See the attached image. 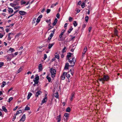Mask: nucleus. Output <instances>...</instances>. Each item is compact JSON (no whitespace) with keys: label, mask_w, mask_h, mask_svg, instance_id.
Wrapping results in <instances>:
<instances>
[{"label":"nucleus","mask_w":122,"mask_h":122,"mask_svg":"<svg viewBox=\"0 0 122 122\" xmlns=\"http://www.w3.org/2000/svg\"><path fill=\"white\" fill-rule=\"evenodd\" d=\"M71 53H68L66 56V59L68 60V61H69L70 63L71 64V66H72L74 65L76 60L74 58H73L71 60H70L69 58L71 57Z\"/></svg>","instance_id":"f257e3e1"},{"label":"nucleus","mask_w":122,"mask_h":122,"mask_svg":"<svg viewBox=\"0 0 122 122\" xmlns=\"http://www.w3.org/2000/svg\"><path fill=\"white\" fill-rule=\"evenodd\" d=\"M109 79V76L107 75H103L102 78H99L98 80L102 82V84H104L105 81H108Z\"/></svg>","instance_id":"f03ea898"},{"label":"nucleus","mask_w":122,"mask_h":122,"mask_svg":"<svg viewBox=\"0 0 122 122\" xmlns=\"http://www.w3.org/2000/svg\"><path fill=\"white\" fill-rule=\"evenodd\" d=\"M50 71L51 73V76L52 77H54L55 76L56 71L55 69L51 68L50 69Z\"/></svg>","instance_id":"7ed1b4c3"},{"label":"nucleus","mask_w":122,"mask_h":122,"mask_svg":"<svg viewBox=\"0 0 122 122\" xmlns=\"http://www.w3.org/2000/svg\"><path fill=\"white\" fill-rule=\"evenodd\" d=\"M39 77L38 76L36 77L33 81L35 83V84H37L39 82Z\"/></svg>","instance_id":"20e7f679"},{"label":"nucleus","mask_w":122,"mask_h":122,"mask_svg":"<svg viewBox=\"0 0 122 122\" xmlns=\"http://www.w3.org/2000/svg\"><path fill=\"white\" fill-rule=\"evenodd\" d=\"M65 30H62L61 31V33L60 34V35L59 36V38L58 39V40L59 41H61V38L62 37V35H63L64 33L65 32Z\"/></svg>","instance_id":"39448f33"},{"label":"nucleus","mask_w":122,"mask_h":122,"mask_svg":"<svg viewBox=\"0 0 122 122\" xmlns=\"http://www.w3.org/2000/svg\"><path fill=\"white\" fill-rule=\"evenodd\" d=\"M26 117L25 114L23 115L21 118L20 120V122H24L25 119Z\"/></svg>","instance_id":"423d86ee"},{"label":"nucleus","mask_w":122,"mask_h":122,"mask_svg":"<svg viewBox=\"0 0 122 122\" xmlns=\"http://www.w3.org/2000/svg\"><path fill=\"white\" fill-rule=\"evenodd\" d=\"M47 100V97L46 96L41 101V105H42L43 104L46 102Z\"/></svg>","instance_id":"0eeeda50"},{"label":"nucleus","mask_w":122,"mask_h":122,"mask_svg":"<svg viewBox=\"0 0 122 122\" xmlns=\"http://www.w3.org/2000/svg\"><path fill=\"white\" fill-rule=\"evenodd\" d=\"M66 74V72H64L61 76V80H64L65 79V76Z\"/></svg>","instance_id":"6e6552de"},{"label":"nucleus","mask_w":122,"mask_h":122,"mask_svg":"<svg viewBox=\"0 0 122 122\" xmlns=\"http://www.w3.org/2000/svg\"><path fill=\"white\" fill-rule=\"evenodd\" d=\"M42 66L41 64H40L38 66L39 71L40 72L42 70Z\"/></svg>","instance_id":"1a4fd4ad"},{"label":"nucleus","mask_w":122,"mask_h":122,"mask_svg":"<svg viewBox=\"0 0 122 122\" xmlns=\"http://www.w3.org/2000/svg\"><path fill=\"white\" fill-rule=\"evenodd\" d=\"M42 92L40 91H38L36 93L35 95V97H37Z\"/></svg>","instance_id":"9d476101"},{"label":"nucleus","mask_w":122,"mask_h":122,"mask_svg":"<svg viewBox=\"0 0 122 122\" xmlns=\"http://www.w3.org/2000/svg\"><path fill=\"white\" fill-rule=\"evenodd\" d=\"M19 13L21 15H25L26 13L25 12L22 10L20 11Z\"/></svg>","instance_id":"9b49d317"},{"label":"nucleus","mask_w":122,"mask_h":122,"mask_svg":"<svg viewBox=\"0 0 122 122\" xmlns=\"http://www.w3.org/2000/svg\"><path fill=\"white\" fill-rule=\"evenodd\" d=\"M87 50V48L86 46L85 47L83 50V52L82 53V55L83 56L86 53Z\"/></svg>","instance_id":"f8f14e48"},{"label":"nucleus","mask_w":122,"mask_h":122,"mask_svg":"<svg viewBox=\"0 0 122 122\" xmlns=\"http://www.w3.org/2000/svg\"><path fill=\"white\" fill-rule=\"evenodd\" d=\"M69 66V63L68 62L66 63L65 65L64 69L65 70L68 69V66Z\"/></svg>","instance_id":"ddd939ff"},{"label":"nucleus","mask_w":122,"mask_h":122,"mask_svg":"<svg viewBox=\"0 0 122 122\" xmlns=\"http://www.w3.org/2000/svg\"><path fill=\"white\" fill-rule=\"evenodd\" d=\"M11 34V35H13L14 34L13 33H9L8 35V37L7 38V40L8 41H10V40L11 39V37L10 36V35Z\"/></svg>","instance_id":"4468645a"},{"label":"nucleus","mask_w":122,"mask_h":122,"mask_svg":"<svg viewBox=\"0 0 122 122\" xmlns=\"http://www.w3.org/2000/svg\"><path fill=\"white\" fill-rule=\"evenodd\" d=\"M54 44V42L52 43L51 44H49L48 45V48L49 49H51Z\"/></svg>","instance_id":"2eb2a0df"},{"label":"nucleus","mask_w":122,"mask_h":122,"mask_svg":"<svg viewBox=\"0 0 122 122\" xmlns=\"http://www.w3.org/2000/svg\"><path fill=\"white\" fill-rule=\"evenodd\" d=\"M10 5L12 7H14L16 5H18V4L17 3H11L10 4Z\"/></svg>","instance_id":"dca6fc26"},{"label":"nucleus","mask_w":122,"mask_h":122,"mask_svg":"<svg viewBox=\"0 0 122 122\" xmlns=\"http://www.w3.org/2000/svg\"><path fill=\"white\" fill-rule=\"evenodd\" d=\"M57 21V19L56 18L53 23L52 25L53 26H55L56 24Z\"/></svg>","instance_id":"f3484780"},{"label":"nucleus","mask_w":122,"mask_h":122,"mask_svg":"<svg viewBox=\"0 0 122 122\" xmlns=\"http://www.w3.org/2000/svg\"><path fill=\"white\" fill-rule=\"evenodd\" d=\"M69 116V114L66 113H65L64 114V116L66 117V119L67 120Z\"/></svg>","instance_id":"a211bd4d"},{"label":"nucleus","mask_w":122,"mask_h":122,"mask_svg":"<svg viewBox=\"0 0 122 122\" xmlns=\"http://www.w3.org/2000/svg\"><path fill=\"white\" fill-rule=\"evenodd\" d=\"M32 94L30 93H28V95L27 97V99L28 100H29L31 96L32 95Z\"/></svg>","instance_id":"6ab92c4d"},{"label":"nucleus","mask_w":122,"mask_h":122,"mask_svg":"<svg viewBox=\"0 0 122 122\" xmlns=\"http://www.w3.org/2000/svg\"><path fill=\"white\" fill-rule=\"evenodd\" d=\"M36 19L35 18H34L33 19L32 24L33 25H35L36 23Z\"/></svg>","instance_id":"aec40b11"},{"label":"nucleus","mask_w":122,"mask_h":122,"mask_svg":"<svg viewBox=\"0 0 122 122\" xmlns=\"http://www.w3.org/2000/svg\"><path fill=\"white\" fill-rule=\"evenodd\" d=\"M8 11L10 13H12L13 11V9L10 8H8Z\"/></svg>","instance_id":"412c9836"},{"label":"nucleus","mask_w":122,"mask_h":122,"mask_svg":"<svg viewBox=\"0 0 122 122\" xmlns=\"http://www.w3.org/2000/svg\"><path fill=\"white\" fill-rule=\"evenodd\" d=\"M2 109L5 112H7V109L4 106L2 107Z\"/></svg>","instance_id":"4be33fe9"},{"label":"nucleus","mask_w":122,"mask_h":122,"mask_svg":"<svg viewBox=\"0 0 122 122\" xmlns=\"http://www.w3.org/2000/svg\"><path fill=\"white\" fill-rule=\"evenodd\" d=\"M74 93H73L71 94V96L70 98V100L72 101L73 100V98L74 97Z\"/></svg>","instance_id":"5701e85b"},{"label":"nucleus","mask_w":122,"mask_h":122,"mask_svg":"<svg viewBox=\"0 0 122 122\" xmlns=\"http://www.w3.org/2000/svg\"><path fill=\"white\" fill-rule=\"evenodd\" d=\"M61 115H59L58 116V117L57 118V120L58 121H61Z\"/></svg>","instance_id":"b1692460"},{"label":"nucleus","mask_w":122,"mask_h":122,"mask_svg":"<svg viewBox=\"0 0 122 122\" xmlns=\"http://www.w3.org/2000/svg\"><path fill=\"white\" fill-rule=\"evenodd\" d=\"M73 29V28L71 26V27L69 29V30L68 31V33H70L71 32L72 30Z\"/></svg>","instance_id":"393cba45"},{"label":"nucleus","mask_w":122,"mask_h":122,"mask_svg":"<svg viewBox=\"0 0 122 122\" xmlns=\"http://www.w3.org/2000/svg\"><path fill=\"white\" fill-rule=\"evenodd\" d=\"M40 19L38 18L36 20V22L35 24V25H36L40 22Z\"/></svg>","instance_id":"a878e982"},{"label":"nucleus","mask_w":122,"mask_h":122,"mask_svg":"<svg viewBox=\"0 0 122 122\" xmlns=\"http://www.w3.org/2000/svg\"><path fill=\"white\" fill-rule=\"evenodd\" d=\"M71 111V109L69 107H67L66 109V111L67 112H70Z\"/></svg>","instance_id":"bb28decb"},{"label":"nucleus","mask_w":122,"mask_h":122,"mask_svg":"<svg viewBox=\"0 0 122 122\" xmlns=\"http://www.w3.org/2000/svg\"><path fill=\"white\" fill-rule=\"evenodd\" d=\"M9 51H10L11 52H12L15 51V50L14 49L10 47V48Z\"/></svg>","instance_id":"cd10ccee"},{"label":"nucleus","mask_w":122,"mask_h":122,"mask_svg":"<svg viewBox=\"0 0 122 122\" xmlns=\"http://www.w3.org/2000/svg\"><path fill=\"white\" fill-rule=\"evenodd\" d=\"M56 55H55V58L57 59H59V54H57V53H56Z\"/></svg>","instance_id":"c85d7f7f"},{"label":"nucleus","mask_w":122,"mask_h":122,"mask_svg":"<svg viewBox=\"0 0 122 122\" xmlns=\"http://www.w3.org/2000/svg\"><path fill=\"white\" fill-rule=\"evenodd\" d=\"M47 79L48 80L49 82H50L51 81V79L50 77H48V76H47L46 77Z\"/></svg>","instance_id":"c756f323"},{"label":"nucleus","mask_w":122,"mask_h":122,"mask_svg":"<svg viewBox=\"0 0 122 122\" xmlns=\"http://www.w3.org/2000/svg\"><path fill=\"white\" fill-rule=\"evenodd\" d=\"M58 4V3L56 2L55 4H53L51 6V7H53L55 6H56Z\"/></svg>","instance_id":"7c9ffc66"},{"label":"nucleus","mask_w":122,"mask_h":122,"mask_svg":"<svg viewBox=\"0 0 122 122\" xmlns=\"http://www.w3.org/2000/svg\"><path fill=\"white\" fill-rule=\"evenodd\" d=\"M73 24L75 27H76L77 25V24L76 23V21H73Z\"/></svg>","instance_id":"2f4dec72"},{"label":"nucleus","mask_w":122,"mask_h":122,"mask_svg":"<svg viewBox=\"0 0 122 122\" xmlns=\"http://www.w3.org/2000/svg\"><path fill=\"white\" fill-rule=\"evenodd\" d=\"M2 85L1 86V87H3L6 84V82L5 81H3L2 82Z\"/></svg>","instance_id":"473e14b6"},{"label":"nucleus","mask_w":122,"mask_h":122,"mask_svg":"<svg viewBox=\"0 0 122 122\" xmlns=\"http://www.w3.org/2000/svg\"><path fill=\"white\" fill-rule=\"evenodd\" d=\"M19 111H20V112L19 111H17L16 112V113L15 114H16V115H17L22 113V111L21 110H19Z\"/></svg>","instance_id":"72a5a7b5"},{"label":"nucleus","mask_w":122,"mask_h":122,"mask_svg":"<svg viewBox=\"0 0 122 122\" xmlns=\"http://www.w3.org/2000/svg\"><path fill=\"white\" fill-rule=\"evenodd\" d=\"M89 19V17L88 16H86L85 18V20L87 22L88 21V20Z\"/></svg>","instance_id":"f704fd0d"},{"label":"nucleus","mask_w":122,"mask_h":122,"mask_svg":"<svg viewBox=\"0 0 122 122\" xmlns=\"http://www.w3.org/2000/svg\"><path fill=\"white\" fill-rule=\"evenodd\" d=\"M26 3V2L25 1H24L23 0H21V5H22L25 4Z\"/></svg>","instance_id":"c9c22d12"},{"label":"nucleus","mask_w":122,"mask_h":122,"mask_svg":"<svg viewBox=\"0 0 122 122\" xmlns=\"http://www.w3.org/2000/svg\"><path fill=\"white\" fill-rule=\"evenodd\" d=\"M13 99V98L12 97H10L8 99V101H7L8 102H10Z\"/></svg>","instance_id":"e433bc0d"},{"label":"nucleus","mask_w":122,"mask_h":122,"mask_svg":"<svg viewBox=\"0 0 122 122\" xmlns=\"http://www.w3.org/2000/svg\"><path fill=\"white\" fill-rule=\"evenodd\" d=\"M114 34L115 36H117V30H115L114 31Z\"/></svg>","instance_id":"4c0bfd02"},{"label":"nucleus","mask_w":122,"mask_h":122,"mask_svg":"<svg viewBox=\"0 0 122 122\" xmlns=\"http://www.w3.org/2000/svg\"><path fill=\"white\" fill-rule=\"evenodd\" d=\"M30 108L29 107L26 106L25 107V110H30Z\"/></svg>","instance_id":"58836bf2"},{"label":"nucleus","mask_w":122,"mask_h":122,"mask_svg":"<svg viewBox=\"0 0 122 122\" xmlns=\"http://www.w3.org/2000/svg\"><path fill=\"white\" fill-rule=\"evenodd\" d=\"M22 69L21 68H20L17 71V73H18L20 72L21 71H22Z\"/></svg>","instance_id":"ea45409f"},{"label":"nucleus","mask_w":122,"mask_h":122,"mask_svg":"<svg viewBox=\"0 0 122 122\" xmlns=\"http://www.w3.org/2000/svg\"><path fill=\"white\" fill-rule=\"evenodd\" d=\"M66 51V47H64L63 48L62 50V52L63 53H64V52H65Z\"/></svg>","instance_id":"a19ab883"},{"label":"nucleus","mask_w":122,"mask_h":122,"mask_svg":"<svg viewBox=\"0 0 122 122\" xmlns=\"http://www.w3.org/2000/svg\"><path fill=\"white\" fill-rule=\"evenodd\" d=\"M66 77L68 79H69L70 77V76L69 74H68L66 73Z\"/></svg>","instance_id":"79ce46f5"},{"label":"nucleus","mask_w":122,"mask_h":122,"mask_svg":"<svg viewBox=\"0 0 122 122\" xmlns=\"http://www.w3.org/2000/svg\"><path fill=\"white\" fill-rule=\"evenodd\" d=\"M50 21L51 20L50 19H49L48 20H47L46 21V22L48 23H49V25H50L51 23Z\"/></svg>","instance_id":"37998d69"},{"label":"nucleus","mask_w":122,"mask_h":122,"mask_svg":"<svg viewBox=\"0 0 122 122\" xmlns=\"http://www.w3.org/2000/svg\"><path fill=\"white\" fill-rule=\"evenodd\" d=\"M16 114H14V116H13V118L12 119V121H14L16 118Z\"/></svg>","instance_id":"c03bdc74"},{"label":"nucleus","mask_w":122,"mask_h":122,"mask_svg":"<svg viewBox=\"0 0 122 122\" xmlns=\"http://www.w3.org/2000/svg\"><path fill=\"white\" fill-rule=\"evenodd\" d=\"M56 95L55 96V97L56 98H58L59 97V95L58 92L56 93Z\"/></svg>","instance_id":"a18cd8bd"},{"label":"nucleus","mask_w":122,"mask_h":122,"mask_svg":"<svg viewBox=\"0 0 122 122\" xmlns=\"http://www.w3.org/2000/svg\"><path fill=\"white\" fill-rule=\"evenodd\" d=\"M72 18L71 17H69V21L71 22L72 21Z\"/></svg>","instance_id":"49530a36"},{"label":"nucleus","mask_w":122,"mask_h":122,"mask_svg":"<svg viewBox=\"0 0 122 122\" xmlns=\"http://www.w3.org/2000/svg\"><path fill=\"white\" fill-rule=\"evenodd\" d=\"M6 57H7V59L9 60H10L11 59V57H10L9 56H6Z\"/></svg>","instance_id":"de8ad7c7"},{"label":"nucleus","mask_w":122,"mask_h":122,"mask_svg":"<svg viewBox=\"0 0 122 122\" xmlns=\"http://www.w3.org/2000/svg\"><path fill=\"white\" fill-rule=\"evenodd\" d=\"M54 33H51L49 36L52 38L53 36V34H54Z\"/></svg>","instance_id":"09e8293b"},{"label":"nucleus","mask_w":122,"mask_h":122,"mask_svg":"<svg viewBox=\"0 0 122 122\" xmlns=\"http://www.w3.org/2000/svg\"><path fill=\"white\" fill-rule=\"evenodd\" d=\"M4 63L3 62H0V67H1L4 65Z\"/></svg>","instance_id":"8fccbe9b"},{"label":"nucleus","mask_w":122,"mask_h":122,"mask_svg":"<svg viewBox=\"0 0 122 122\" xmlns=\"http://www.w3.org/2000/svg\"><path fill=\"white\" fill-rule=\"evenodd\" d=\"M85 5V4L84 3H82L81 5V6L82 8H83L84 7Z\"/></svg>","instance_id":"3c124183"},{"label":"nucleus","mask_w":122,"mask_h":122,"mask_svg":"<svg viewBox=\"0 0 122 122\" xmlns=\"http://www.w3.org/2000/svg\"><path fill=\"white\" fill-rule=\"evenodd\" d=\"M20 8V6H17L15 7L14 8V9H15V10H16V9H18Z\"/></svg>","instance_id":"603ef678"},{"label":"nucleus","mask_w":122,"mask_h":122,"mask_svg":"<svg viewBox=\"0 0 122 122\" xmlns=\"http://www.w3.org/2000/svg\"><path fill=\"white\" fill-rule=\"evenodd\" d=\"M47 55H46V54H44V60H45L47 58Z\"/></svg>","instance_id":"864d4df0"},{"label":"nucleus","mask_w":122,"mask_h":122,"mask_svg":"<svg viewBox=\"0 0 122 122\" xmlns=\"http://www.w3.org/2000/svg\"><path fill=\"white\" fill-rule=\"evenodd\" d=\"M51 11V10L50 9H47V10L46 12L47 14L49 13Z\"/></svg>","instance_id":"5fc2aeb1"},{"label":"nucleus","mask_w":122,"mask_h":122,"mask_svg":"<svg viewBox=\"0 0 122 122\" xmlns=\"http://www.w3.org/2000/svg\"><path fill=\"white\" fill-rule=\"evenodd\" d=\"M20 35V34H18L16 35L15 37V38H16L17 37H18Z\"/></svg>","instance_id":"6e6d98bb"},{"label":"nucleus","mask_w":122,"mask_h":122,"mask_svg":"<svg viewBox=\"0 0 122 122\" xmlns=\"http://www.w3.org/2000/svg\"><path fill=\"white\" fill-rule=\"evenodd\" d=\"M60 16V14L59 13H58L57 14L56 16L58 18H59Z\"/></svg>","instance_id":"4d7b16f0"},{"label":"nucleus","mask_w":122,"mask_h":122,"mask_svg":"<svg viewBox=\"0 0 122 122\" xmlns=\"http://www.w3.org/2000/svg\"><path fill=\"white\" fill-rule=\"evenodd\" d=\"M13 2L14 3H18V5L19 4V3L18 2V1H17L16 0H15Z\"/></svg>","instance_id":"13d9d810"},{"label":"nucleus","mask_w":122,"mask_h":122,"mask_svg":"<svg viewBox=\"0 0 122 122\" xmlns=\"http://www.w3.org/2000/svg\"><path fill=\"white\" fill-rule=\"evenodd\" d=\"M92 28L91 27H89L88 28V30L89 32H90L91 31L92 29Z\"/></svg>","instance_id":"bf43d9fd"},{"label":"nucleus","mask_w":122,"mask_h":122,"mask_svg":"<svg viewBox=\"0 0 122 122\" xmlns=\"http://www.w3.org/2000/svg\"><path fill=\"white\" fill-rule=\"evenodd\" d=\"M13 89V88L12 87L8 91V92H9L10 91L12 90Z\"/></svg>","instance_id":"052dcab7"},{"label":"nucleus","mask_w":122,"mask_h":122,"mask_svg":"<svg viewBox=\"0 0 122 122\" xmlns=\"http://www.w3.org/2000/svg\"><path fill=\"white\" fill-rule=\"evenodd\" d=\"M42 15H41L39 16L38 18L40 19L42 17Z\"/></svg>","instance_id":"680f3d73"},{"label":"nucleus","mask_w":122,"mask_h":122,"mask_svg":"<svg viewBox=\"0 0 122 122\" xmlns=\"http://www.w3.org/2000/svg\"><path fill=\"white\" fill-rule=\"evenodd\" d=\"M3 36V35L1 33H0V38H2Z\"/></svg>","instance_id":"e2e57ef3"},{"label":"nucleus","mask_w":122,"mask_h":122,"mask_svg":"<svg viewBox=\"0 0 122 122\" xmlns=\"http://www.w3.org/2000/svg\"><path fill=\"white\" fill-rule=\"evenodd\" d=\"M9 29L8 28H6L5 29V31L7 32H8L9 31Z\"/></svg>","instance_id":"0e129e2a"},{"label":"nucleus","mask_w":122,"mask_h":122,"mask_svg":"<svg viewBox=\"0 0 122 122\" xmlns=\"http://www.w3.org/2000/svg\"><path fill=\"white\" fill-rule=\"evenodd\" d=\"M61 57L62 58H63L64 57V55L63 53L61 54Z\"/></svg>","instance_id":"69168bd1"},{"label":"nucleus","mask_w":122,"mask_h":122,"mask_svg":"<svg viewBox=\"0 0 122 122\" xmlns=\"http://www.w3.org/2000/svg\"><path fill=\"white\" fill-rule=\"evenodd\" d=\"M18 108V107L17 106H16V107L14 108L13 109L14 111L15 110L17 109Z\"/></svg>","instance_id":"338daca9"},{"label":"nucleus","mask_w":122,"mask_h":122,"mask_svg":"<svg viewBox=\"0 0 122 122\" xmlns=\"http://www.w3.org/2000/svg\"><path fill=\"white\" fill-rule=\"evenodd\" d=\"M67 23H66L64 25V28H65L67 26Z\"/></svg>","instance_id":"774afa93"}]
</instances>
